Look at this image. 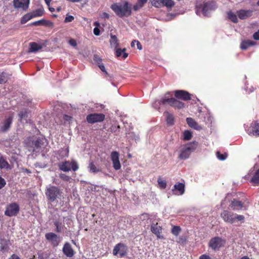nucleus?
I'll return each instance as SVG.
<instances>
[{
    "label": "nucleus",
    "mask_w": 259,
    "mask_h": 259,
    "mask_svg": "<svg viewBox=\"0 0 259 259\" xmlns=\"http://www.w3.org/2000/svg\"><path fill=\"white\" fill-rule=\"evenodd\" d=\"M110 8L120 18L127 17L132 15L131 5L128 2L125 1L122 4L114 3Z\"/></svg>",
    "instance_id": "1"
},
{
    "label": "nucleus",
    "mask_w": 259,
    "mask_h": 259,
    "mask_svg": "<svg viewBox=\"0 0 259 259\" xmlns=\"http://www.w3.org/2000/svg\"><path fill=\"white\" fill-rule=\"evenodd\" d=\"M221 217L225 222L231 224L237 222H240L242 224L245 222V217L243 215L238 214L227 210H223L221 213Z\"/></svg>",
    "instance_id": "2"
},
{
    "label": "nucleus",
    "mask_w": 259,
    "mask_h": 259,
    "mask_svg": "<svg viewBox=\"0 0 259 259\" xmlns=\"http://www.w3.org/2000/svg\"><path fill=\"white\" fill-rule=\"evenodd\" d=\"M197 146L198 143L196 141L183 145L180 151L179 158L183 160L188 159L191 153L197 148Z\"/></svg>",
    "instance_id": "3"
},
{
    "label": "nucleus",
    "mask_w": 259,
    "mask_h": 259,
    "mask_svg": "<svg viewBox=\"0 0 259 259\" xmlns=\"http://www.w3.org/2000/svg\"><path fill=\"white\" fill-rule=\"evenodd\" d=\"M58 167L61 171L68 172L71 170L76 171L79 168L77 162L75 160H65L58 164Z\"/></svg>",
    "instance_id": "4"
},
{
    "label": "nucleus",
    "mask_w": 259,
    "mask_h": 259,
    "mask_svg": "<svg viewBox=\"0 0 259 259\" xmlns=\"http://www.w3.org/2000/svg\"><path fill=\"white\" fill-rule=\"evenodd\" d=\"M61 190L55 186H51L46 190L45 194L47 198L51 202H54L57 198H59L62 194Z\"/></svg>",
    "instance_id": "5"
},
{
    "label": "nucleus",
    "mask_w": 259,
    "mask_h": 259,
    "mask_svg": "<svg viewBox=\"0 0 259 259\" xmlns=\"http://www.w3.org/2000/svg\"><path fill=\"white\" fill-rule=\"evenodd\" d=\"M44 144L43 140L38 138L36 140H29L27 146L29 151L38 153L42 151Z\"/></svg>",
    "instance_id": "6"
},
{
    "label": "nucleus",
    "mask_w": 259,
    "mask_h": 259,
    "mask_svg": "<svg viewBox=\"0 0 259 259\" xmlns=\"http://www.w3.org/2000/svg\"><path fill=\"white\" fill-rule=\"evenodd\" d=\"M160 104L165 105L168 104L169 106L176 109H182L184 107L185 104L183 102L177 100L174 98H166V97L162 98L160 101Z\"/></svg>",
    "instance_id": "7"
},
{
    "label": "nucleus",
    "mask_w": 259,
    "mask_h": 259,
    "mask_svg": "<svg viewBox=\"0 0 259 259\" xmlns=\"http://www.w3.org/2000/svg\"><path fill=\"white\" fill-rule=\"evenodd\" d=\"M226 240L219 237H215L210 239L208 246L213 250H218L224 246Z\"/></svg>",
    "instance_id": "8"
},
{
    "label": "nucleus",
    "mask_w": 259,
    "mask_h": 259,
    "mask_svg": "<svg viewBox=\"0 0 259 259\" xmlns=\"http://www.w3.org/2000/svg\"><path fill=\"white\" fill-rule=\"evenodd\" d=\"M19 210L20 207L18 203L16 202L11 203L7 205L5 211V214L10 217L16 216L19 213Z\"/></svg>",
    "instance_id": "9"
},
{
    "label": "nucleus",
    "mask_w": 259,
    "mask_h": 259,
    "mask_svg": "<svg viewBox=\"0 0 259 259\" xmlns=\"http://www.w3.org/2000/svg\"><path fill=\"white\" fill-rule=\"evenodd\" d=\"M127 247L126 245L122 243L117 244L113 249V254L120 257L125 256L127 254Z\"/></svg>",
    "instance_id": "10"
},
{
    "label": "nucleus",
    "mask_w": 259,
    "mask_h": 259,
    "mask_svg": "<svg viewBox=\"0 0 259 259\" xmlns=\"http://www.w3.org/2000/svg\"><path fill=\"white\" fill-rule=\"evenodd\" d=\"M45 238L54 247L58 246L62 240L61 237L53 232L46 233Z\"/></svg>",
    "instance_id": "11"
},
{
    "label": "nucleus",
    "mask_w": 259,
    "mask_h": 259,
    "mask_svg": "<svg viewBox=\"0 0 259 259\" xmlns=\"http://www.w3.org/2000/svg\"><path fill=\"white\" fill-rule=\"evenodd\" d=\"M105 118V115L103 113H92L87 116L86 119L89 123L93 124L103 121Z\"/></svg>",
    "instance_id": "12"
},
{
    "label": "nucleus",
    "mask_w": 259,
    "mask_h": 259,
    "mask_svg": "<svg viewBox=\"0 0 259 259\" xmlns=\"http://www.w3.org/2000/svg\"><path fill=\"white\" fill-rule=\"evenodd\" d=\"M153 6L156 8H161L163 6L171 8L175 5L172 0H151Z\"/></svg>",
    "instance_id": "13"
},
{
    "label": "nucleus",
    "mask_w": 259,
    "mask_h": 259,
    "mask_svg": "<svg viewBox=\"0 0 259 259\" xmlns=\"http://www.w3.org/2000/svg\"><path fill=\"white\" fill-rule=\"evenodd\" d=\"M29 0H13V6L16 9H20L26 11L29 7Z\"/></svg>",
    "instance_id": "14"
},
{
    "label": "nucleus",
    "mask_w": 259,
    "mask_h": 259,
    "mask_svg": "<svg viewBox=\"0 0 259 259\" xmlns=\"http://www.w3.org/2000/svg\"><path fill=\"white\" fill-rule=\"evenodd\" d=\"M151 231L156 235L157 239H164V236L161 234L162 232V228L158 225V223H152L150 227Z\"/></svg>",
    "instance_id": "15"
},
{
    "label": "nucleus",
    "mask_w": 259,
    "mask_h": 259,
    "mask_svg": "<svg viewBox=\"0 0 259 259\" xmlns=\"http://www.w3.org/2000/svg\"><path fill=\"white\" fill-rule=\"evenodd\" d=\"M111 158L113 162V167L115 170H118L121 167L119 160V153L117 151H113L111 153Z\"/></svg>",
    "instance_id": "16"
},
{
    "label": "nucleus",
    "mask_w": 259,
    "mask_h": 259,
    "mask_svg": "<svg viewBox=\"0 0 259 259\" xmlns=\"http://www.w3.org/2000/svg\"><path fill=\"white\" fill-rule=\"evenodd\" d=\"M175 97L179 99L188 101L191 99V94L183 90H177L175 92Z\"/></svg>",
    "instance_id": "17"
},
{
    "label": "nucleus",
    "mask_w": 259,
    "mask_h": 259,
    "mask_svg": "<svg viewBox=\"0 0 259 259\" xmlns=\"http://www.w3.org/2000/svg\"><path fill=\"white\" fill-rule=\"evenodd\" d=\"M229 206L233 210H239L244 207V203L241 201L234 199L231 201Z\"/></svg>",
    "instance_id": "18"
},
{
    "label": "nucleus",
    "mask_w": 259,
    "mask_h": 259,
    "mask_svg": "<svg viewBox=\"0 0 259 259\" xmlns=\"http://www.w3.org/2000/svg\"><path fill=\"white\" fill-rule=\"evenodd\" d=\"M63 252L67 257H71L74 254V251L72 249L71 245L68 242H66L63 247Z\"/></svg>",
    "instance_id": "19"
},
{
    "label": "nucleus",
    "mask_w": 259,
    "mask_h": 259,
    "mask_svg": "<svg viewBox=\"0 0 259 259\" xmlns=\"http://www.w3.org/2000/svg\"><path fill=\"white\" fill-rule=\"evenodd\" d=\"M197 10L196 11L197 14H198L199 10H201L203 15L204 16H207L208 11L210 9V4L209 3H205L203 5H201L199 7H197Z\"/></svg>",
    "instance_id": "20"
},
{
    "label": "nucleus",
    "mask_w": 259,
    "mask_h": 259,
    "mask_svg": "<svg viewBox=\"0 0 259 259\" xmlns=\"http://www.w3.org/2000/svg\"><path fill=\"white\" fill-rule=\"evenodd\" d=\"M237 14L240 19H245L251 16L252 11L251 10H240L237 12Z\"/></svg>",
    "instance_id": "21"
},
{
    "label": "nucleus",
    "mask_w": 259,
    "mask_h": 259,
    "mask_svg": "<svg viewBox=\"0 0 259 259\" xmlns=\"http://www.w3.org/2000/svg\"><path fill=\"white\" fill-rule=\"evenodd\" d=\"M13 121V116H10L8 118H7L6 120L3 122V126L1 127V131L3 132H6L7 131L10 127Z\"/></svg>",
    "instance_id": "22"
},
{
    "label": "nucleus",
    "mask_w": 259,
    "mask_h": 259,
    "mask_svg": "<svg viewBox=\"0 0 259 259\" xmlns=\"http://www.w3.org/2000/svg\"><path fill=\"white\" fill-rule=\"evenodd\" d=\"M186 121L188 125L197 130H200L202 129V127L198 124V123L192 118L188 117L186 118Z\"/></svg>",
    "instance_id": "23"
},
{
    "label": "nucleus",
    "mask_w": 259,
    "mask_h": 259,
    "mask_svg": "<svg viewBox=\"0 0 259 259\" xmlns=\"http://www.w3.org/2000/svg\"><path fill=\"white\" fill-rule=\"evenodd\" d=\"M166 117V122L168 125H172L175 124V117L173 114L166 111L164 113Z\"/></svg>",
    "instance_id": "24"
},
{
    "label": "nucleus",
    "mask_w": 259,
    "mask_h": 259,
    "mask_svg": "<svg viewBox=\"0 0 259 259\" xmlns=\"http://www.w3.org/2000/svg\"><path fill=\"white\" fill-rule=\"evenodd\" d=\"M256 44L255 42L250 40H245L241 42L240 45V48L242 50H245L249 47L254 45Z\"/></svg>",
    "instance_id": "25"
},
{
    "label": "nucleus",
    "mask_w": 259,
    "mask_h": 259,
    "mask_svg": "<svg viewBox=\"0 0 259 259\" xmlns=\"http://www.w3.org/2000/svg\"><path fill=\"white\" fill-rule=\"evenodd\" d=\"M51 22L50 21L45 19H41L38 21H34L31 23L30 26H49Z\"/></svg>",
    "instance_id": "26"
},
{
    "label": "nucleus",
    "mask_w": 259,
    "mask_h": 259,
    "mask_svg": "<svg viewBox=\"0 0 259 259\" xmlns=\"http://www.w3.org/2000/svg\"><path fill=\"white\" fill-rule=\"evenodd\" d=\"M10 76L8 73L0 71V84L6 83L10 78Z\"/></svg>",
    "instance_id": "27"
},
{
    "label": "nucleus",
    "mask_w": 259,
    "mask_h": 259,
    "mask_svg": "<svg viewBox=\"0 0 259 259\" xmlns=\"http://www.w3.org/2000/svg\"><path fill=\"white\" fill-rule=\"evenodd\" d=\"M175 190H177L179 192L180 195H182L185 192V185L182 183H179L176 184L174 186V189L172 191H174Z\"/></svg>",
    "instance_id": "28"
},
{
    "label": "nucleus",
    "mask_w": 259,
    "mask_h": 259,
    "mask_svg": "<svg viewBox=\"0 0 259 259\" xmlns=\"http://www.w3.org/2000/svg\"><path fill=\"white\" fill-rule=\"evenodd\" d=\"M29 52H36L42 49V47L36 42H31L29 44Z\"/></svg>",
    "instance_id": "29"
},
{
    "label": "nucleus",
    "mask_w": 259,
    "mask_h": 259,
    "mask_svg": "<svg viewBox=\"0 0 259 259\" xmlns=\"http://www.w3.org/2000/svg\"><path fill=\"white\" fill-rule=\"evenodd\" d=\"M9 240L5 239H1L0 240V248L1 251L2 252L7 251L9 249Z\"/></svg>",
    "instance_id": "30"
},
{
    "label": "nucleus",
    "mask_w": 259,
    "mask_h": 259,
    "mask_svg": "<svg viewBox=\"0 0 259 259\" xmlns=\"http://www.w3.org/2000/svg\"><path fill=\"white\" fill-rule=\"evenodd\" d=\"M111 39L110 40V45L112 47L114 48V49H116L119 46V43L118 40L117 38V37L111 34Z\"/></svg>",
    "instance_id": "31"
},
{
    "label": "nucleus",
    "mask_w": 259,
    "mask_h": 259,
    "mask_svg": "<svg viewBox=\"0 0 259 259\" xmlns=\"http://www.w3.org/2000/svg\"><path fill=\"white\" fill-rule=\"evenodd\" d=\"M250 182L253 183L254 185H259V168L254 172Z\"/></svg>",
    "instance_id": "32"
},
{
    "label": "nucleus",
    "mask_w": 259,
    "mask_h": 259,
    "mask_svg": "<svg viewBox=\"0 0 259 259\" xmlns=\"http://www.w3.org/2000/svg\"><path fill=\"white\" fill-rule=\"evenodd\" d=\"M32 18H33V17L31 13H27L21 18L20 22L21 24H23Z\"/></svg>",
    "instance_id": "33"
},
{
    "label": "nucleus",
    "mask_w": 259,
    "mask_h": 259,
    "mask_svg": "<svg viewBox=\"0 0 259 259\" xmlns=\"http://www.w3.org/2000/svg\"><path fill=\"white\" fill-rule=\"evenodd\" d=\"M227 16L229 19L232 22L234 23L238 22V18L237 15L232 11L228 12L227 13Z\"/></svg>",
    "instance_id": "34"
},
{
    "label": "nucleus",
    "mask_w": 259,
    "mask_h": 259,
    "mask_svg": "<svg viewBox=\"0 0 259 259\" xmlns=\"http://www.w3.org/2000/svg\"><path fill=\"white\" fill-rule=\"evenodd\" d=\"M54 225L56 228V231L57 232L60 233L63 230L64 226L61 222L56 221L54 222Z\"/></svg>",
    "instance_id": "35"
},
{
    "label": "nucleus",
    "mask_w": 259,
    "mask_h": 259,
    "mask_svg": "<svg viewBox=\"0 0 259 259\" xmlns=\"http://www.w3.org/2000/svg\"><path fill=\"white\" fill-rule=\"evenodd\" d=\"M44 9L39 8L31 12V14L32 15L33 17L35 18L42 16L44 14Z\"/></svg>",
    "instance_id": "36"
},
{
    "label": "nucleus",
    "mask_w": 259,
    "mask_h": 259,
    "mask_svg": "<svg viewBox=\"0 0 259 259\" xmlns=\"http://www.w3.org/2000/svg\"><path fill=\"white\" fill-rule=\"evenodd\" d=\"M183 140L185 141H189L191 139L192 135L191 132L188 130L185 131L183 133Z\"/></svg>",
    "instance_id": "37"
},
{
    "label": "nucleus",
    "mask_w": 259,
    "mask_h": 259,
    "mask_svg": "<svg viewBox=\"0 0 259 259\" xmlns=\"http://www.w3.org/2000/svg\"><path fill=\"white\" fill-rule=\"evenodd\" d=\"M9 166L8 162L3 157H0V169L7 168Z\"/></svg>",
    "instance_id": "38"
},
{
    "label": "nucleus",
    "mask_w": 259,
    "mask_h": 259,
    "mask_svg": "<svg viewBox=\"0 0 259 259\" xmlns=\"http://www.w3.org/2000/svg\"><path fill=\"white\" fill-rule=\"evenodd\" d=\"M252 134L253 135L259 136V123L255 122L252 127Z\"/></svg>",
    "instance_id": "39"
},
{
    "label": "nucleus",
    "mask_w": 259,
    "mask_h": 259,
    "mask_svg": "<svg viewBox=\"0 0 259 259\" xmlns=\"http://www.w3.org/2000/svg\"><path fill=\"white\" fill-rule=\"evenodd\" d=\"M157 182L159 188L161 189H165L166 187V182L162 180L160 177L158 178Z\"/></svg>",
    "instance_id": "40"
},
{
    "label": "nucleus",
    "mask_w": 259,
    "mask_h": 259,
    "mask_svg": "<svg viewBox=\"0 0 259 259\" xmlns=\"http://www.w3.org/2000/svg\"><path fill=\"white\" fill-rule=\"evenodd\" d=\"M18 116L20 117V120L21 121L23 118H27L28 116V110L27 109H24L21 111L19 114Z\"/></svg>",
    "instance_id": "41"
},
{
    "label": "nucleus",
    "mask_w": 259,
    "mask_h": 259,
    "mask_svg": "<svg viewBox=\"0 0 259 259\" xmlns=\"http://www.w3.org/2000/svg\"><path fill=\"white\" fill-rule=\"evenodd\" d=\"M90 171L92 172H97L99 171V169L97 168L93 161L91 162L89 165Z\"/></svg>",
    "instance_id": "42"
},
{
    "label": "nucleus",
    "mask_w": 259,
    "mask_h": 259,
    "mask_svg": "<svg viewBox=\"0 0 259 259\" xmlns=\"http://www.w3.org/2000/svg\"><path fill=\"white\" fill-rule=\"evenodd\" d=\"M181 230V228L179 226H174L171 229V233L173 235L177 236L179 234Z\"/></svg>",
    "instance_id": "43"
},
{
    "label": "nucleus",
    "mask_w": 259,
    "mask_h": 259,
    "mask_svg": "<svg viewBox=\"0 0 259 259\" xmlns=\"http://www.w3.org/2000/svg\"><path fill=\"white\" fill-rule=\"evenodd\" d=\"M119 125H112L110 127V131L111 133H115L116 135L119 132Z\"/></svg>",
    "instance_id": "44"
},
{
    "label": "nucleus",
    "mask_w": 259,
    "mask_h": 259,
    "mask_svg": "<svg viewBox=\"0 0 259 259\" xmlns=\"http://www.w3.org/2000/svg\"><path fill=\"white\" fill-rule=\"evenodd\" d=\"M38 259H48L49 255L47 252H39L38 253Z\"/></svg>",
    "instance_id": "45"
},
{
    "label": "nucleus",
    "mask_w": 259,
    "mask_h": 259,
    "mask_svg": "<svg viewBox=\"0 0 259 259\" xmlns=\"http://www.w3.org/2000/svg\"><path fill=\"white\" fill-rule=\"evenodd\" d=\"M217 157L220 160H224L227 158V154L226 153L224 154H221L220 152L218 151L217 152Z\"/></svg>",
    "instance_id": "46"
},
{
    "label": "nucleus",
    "mask_w": 259,
    "mask_h": 259,
    "mask_svg": "<svg viewBox=\"0 0 259 259\" xmlns=\"http://www.w3.org/2000/svg\"><path fill=\"white\" fill-rule=\"evenodd\" d=\"M60 178L63 181L69 182L70 181V179H71L70 177L64 174H60Z\"/></svg>",
    "instance_id": "47"
},
{
    "label": "nucleus",
    "mask_w": 259,
    "mask_h": 259,
    "mask_svg": "<svg viewBox=\"0 0 259 259\" xmlns=\"http://www.w3.org/2000/svg\"><path fill=\"white\" fill-rule=\"evenodd\" d=\"M93 60L98 65L102 63V59L97 55H94Z\"/></svg>",
    "instance_id": "48"
},
{
    "label": "nucleus",
    "mask_w": 259,
    "mask_h": 259,
    "mask_svg": "<svg viewBox=\"0 0 259 259\" xmlns=\"http://www.w3.org/2000/svg\"><path fill=\"white\" fill-rule=\"evenodd\" d=\"M116 50H115V55L117 57H120L122 53V52H125L126 49L125 48H124L123 49H118L117 48L116 49H115Z\"/></svg>",
    "instance_id": "49"
},
{
    "label": "nucleus",
    "mask_w": 259,
    "mask_h": 259,
    "mask_svg": "<svg viewBox=\"0 0 259 259\" xmlns=\"http://www.w3.org/2000/svg\"><path fill=\"white\" fill-rule=\"evenodd\" d=\"M144 5L138 2L133 7V10L135 11H138L139 9L143 7Z\"/></svg>",
    "instance_id": "50"
},
{
    "label": "nucleus",
    "mask_w": 259,
    "mask_h": 259,
    "mask_svg": "<svg viewBox=\"0 0 259 259\" xmlns=\"http://www.w3.org/2000/svg\"><path fill=\"white\" fill-rule=\"evenodd\" d=\"M74 18L71 15H67L64 20L65 23L72 22L74 20Z\"/></svg>",
    "instance_id": "51"
},
{
    "label": "nucleus",
    "mask_w": 259,
    "mask_h": 259,
    "mask_svg": "<svg viewBox=\"0 0 259 259\" xmlns=\"http://www.w3.org/2000/svg\"><path fill=\"white\" fill-rule=\"evenodd\" d=\"M6 185V182L5 180L2 177H0V190L2 189L3 187H4Z\"/></svg>",
    "instance_id": "52"
},
{
    "label": "nucleus",
    "mask_w": 259,
    "mask_h": 259,
    "mask_svg": "<svg viewBox=\"0 0 259 259\" xmlns=\"http://www.w3.org/2000/svg\"><path fill=\"white\" fill-rule=\"evenodd\" d=\"M98 66L100 68V69L101 70V71H103V72H104L106 75H109L108 73L105 70L104 65L102 63L98 65Z\"/></svg>",
    "instance_id": "53"
},
{
    "label": "nucleus",
    "mask_w": 259,
    "mask_h": 259,
    "mask_svg": "<svg viewBox=\"0 0 259 259\" xmlns=\"http://www.w3.org/2000/svg\"><path fill=\"white\" fill-rule=\"evenodd\" d=\"M93 31H94V34L96 36H98L100 34V30L99 28H98L97 27H96L95 28H94Z\"/></svg>",
    "instance_id": "54"
},
{
    "label": "nucleus",
    "mask_w": 259,
    "mask_h": 259,
    "mask_svg": "<svg viewBox=\"0 0 259 259\" xmlns=\"http://www.w3.org/2000/svg\"><path fill=\"white\" fill-rule=\"evenodd\" d=\"M199 259H212L208 255L203 254L199 256Z\"/></svg>",
    "instance_id": "55"
},
{
    "label": "nucleus",
    "mask_w": 259,
    "mask_h": 259,
    "mask_svg": "<svg viewBox=\"0 0 259 259\" xmlns=\"http://www.w3.org/2000/svg\"><path fill=\"white\" fill-rule=\"evenodd\" d=\"M69 43L71 46L73 47H75L77 45L76 41L73 39H70L69 41Z\"/></svg>",
    "instance_id": "56"
},
{
    "label": "nucleus",
    "mask_w": 259,
    "mask_h": 259,
    "mask_svg": "<svg viewBox=\"0 0 259 259\" xmlns=\"http://www.w3.org/2000/svg\"><path fill=\"white\" fill-rule=\"evenodd\" d=\"M253 37L255 40H259V30L253 34Z\"/></svg>",
    "instance_id": "57"
},
{
    "label": "nucleus",
    "mask_w": 259,
    "mask_h": 259,
    "mask_svg": "<svg viewBox=\"0 0 259 259\" xmlns=\"http://www.w3.org/2000/svg\"><path fill=\"white\" fill-rule=\"evenodd\" d=\"M150 215L148 213H143L141 215V218L143 219H149Z\"/></svg>",
    "instance_id": "58"
},
{
    "label": "nucleus",
    "mask_w": 259,
    "mask_h": 259,
    "mask_svg": "<svg viewBox=\"0 0 259 259\" xmlns=\"http://www.w3.org/2000/svg\"><path fill=\"white\" fill-rule=\"evenodd\" d=\"M103 17L104 18L109 19L110 17V15L108 13H107L106 12H104L103 13Z\"/></svg>",
    "instance_id": "59"
},
{
    "label": "nucleus",
    "mask_w": 259,
    "mask_h": 259,
    "mask_svg": "<svg viewBox=\"0 0 259 259\" xmlns=\"http://www.w3.org/2000/svg\"><path fill=\"white\" fill-rule=\"evenodd\" d=\"M136 43H137V48L139 50H141L142 46H141L140 42L138 40H136Z\"/></svg>",
    "instance_id": "60"
},
{
    "label": "nucleus",
    "mask_w": 259,
    "mask_h": 259,
    "mask_svg": "<svg viewBox=\"0 0 259 259\" xmlns=\"http://www.w3.org/2000/svg\"><path fill=\"white\" fill-rule=\"evenodd\" d=\"M128 56V54L125 53V52H122V58L125 59Z\"/></svg>",
    "instance_id": "61"
},
{
    "label": "nucleus",
    "mask_w": 259,
    "mask_h": 259,
    "mask_svg": "<svg viewBox=\"0 0 259 259\" xmlns=\"http://www.w3.org/2000/svg\"><path fill=\"white\" fill-rule=\"evenodd\" d=\"M148 0H138V2L139 3H141L142 4H143L144 5L145 4L147 3Z\"/></svg>",
    "instance_id": "62"
},
{
    "label": "nucleus",
    "mask_w": 259,
    "mask_h": 259,
    "mask_svg": "<svg viewBox=\"0 0 259 259\" xmlns=\"http://www.w3.org/2000/svg\"><path fill=\"white\" fill-rule=\"evenodd\" d=\"M52 0H45L46 4L49 7L50 4Z\"/></svg>",
    "instance_id": "63"
},
{
    "label": "nucleus",
    "mask_w": 259,
    "mask_h": 259,
    "mask_svg": "<svg viewBox=\"0 0 259 259\" xmlns=\"http://www.w3.org/2000/svg\"><path fill=\"white\" fill-rule=\"evenodd\" d=\"M240 259H250L247 256H244L242 257Z\"/></svg>",
    "instance_id": "64"
}]
</instances>
